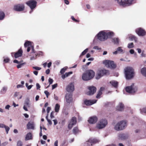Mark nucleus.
<instances>
[{"instance_id": "obj_1", "label": "nucleus", "mask_w": 146, "mask_h": 146, "mask_svg": "<svg viewBox=\"0 0 146 146\" xmlns=\"http://www.w3.org/2000/svg\"><path fill=\"white\" fill-rule=\"evenodd\" d=\"M138 120L137 118L136 117L132 120L131 122V124L132 125L138 127V128L136 129L135 131L136 133H139L142 130L146 128V123L140 125L139 123Z\"/></svg>"}, {"instance_id": "obj_2", "label": "nucleus", "mask_w": 146, "mask_h": 146, "mask_svg": "<svg viewBox=\"0 0 146 146\" xmlns=\"http://www.w3.org/2000/svg\"><path fill=\"white\" fill-rule=\"evenodd\" d=\"M95 74V72L93 70H88L83 74L82 76V79L85 81L90 80L94 78Z\"/></svg>"}, {"instance_id": "obj_3", "label": "nucleus", "mask_w": 146, "mask_h": 146, "mask_svg": "<svg viewBox=\"0 0 146 146\" xmlns=\"http://www.w3.org/2000/svg\"><path fill=\"white\" fill-rule=\"evenodd\" d=\"M114 129L117 131L123 130L127 126L126 122L125 121H122L118 122L114 125Z\"/></svg>"}, {"instance_id": "obj_4", "label": "nucleus", "mask_w": 146, "mask_h": 146, "mask_svg": "<svg viewBox=\"0 0 146 146\" xmlns=\"http://www.w3.org/2000/svg\"><path fill=\"white\" fill-rule=\"evenodd\" d=\"M125 74L126 79H130L133 77L134 70L132 67H127L125 69Z\"/></svg>"}, {"instance_id": "obj_5", "label": "nucleus", "mask_w": 146, "mask_h": 146, "mask_svg": "<svg viewBox=\"0 0 146 146\" xmlns=\"http://www.w3.org/2000/svg\"><path fill=\"white\" fill-rule=\"evenodd\" d=\"M120 5L123 7L129 6L133 3L134 0H114Z\"/></svg>"}, {"instance_id": "obj_6", "label": "nucleus", "mask_w": 146, "mask_h": 146, "mask_svg": "<svg viewBox=\"0 0 146 146\" xmlns=\"http://www.w3.org/2000/svg\"><path fill=\"white\" fill-rule=\"evenodd\" d=\"M108 124L107 120L106 119H102L100 120L96 124V127L99 129L105 128Z\"/></svg>"}, {"instance_id": "obj_7", "label": "nucleus", "mask_w": 146, "mask_h": 146, "mask_svg": "<svg viewBox=\"0 0 146 146\" xmlns=\"http://www.w3.org/2000/svg\"><path fill=\"white\" fill-rule=\"evenodd\" d=\"M109 71L105 69H100L98 71L97 74L96 76V78L98 80L101 78L104 75L109 74Z\"/></svg>"}, {"instance_id": "obj_8", "label": "nucleus", "mask_w": 146, "mask_h": 146, "mask_svg": "<svg viewBox=\"0 0 146 146\" xmlns=\"http://www.w3.org/2000/svg\"><path fill=\"white\" fill-rule=\"evenodd\" d=\"M103 63L108 68L114 69L116 67V65L112 61L106 60L103 61Z\"/></svg>"}, {"instance_id": "obj_9", "label": "nucleus", "mask_w": 146, "mask_h": 146, "mask_svg": "<svg viewBox=\"0 0 146 146\" xmlns=\"http://www.w3.org/2000/svg\"><path fill=\"white\" fill-rule=\"evenodd\" d=\"M106 32L104 31L100 32L97 35L98 39L101 41H104L107 39Z\"/></svg>"}, {"instance_id": "obj_10", "label": "nucleus", "mask_w": 146, "mask_h": 146, "mask_svg": "<svg viewBox=\"0 0 146 146\" xmlns=\"http://www.w3.org/2000/svg\"><path fill=\"white\" fill-rule=\"evenodd\" d=\"M126 91L129 93L133 94L136 92L137 90V88L135 86L134 84H132L130 86H128L125 88Z\"/></svg>"}, {"instance_id": "obj_11", "label": "nucleus", "mask_w": 146, "mask_h": 146, "mask_svg": "<svg viewBox=\"0 0 146 146\" xmlns=\"http://www.w3.org/2000/svg\"><path fill=\"white\" fill-rule=\"evenodd\" d=\"M32 42L29 41H27L25 43L24 46L25 47H28L27 52H29L31 49H32V52L35 53L34 47L32 44Z\"/></svg>"}, {"instance_id": "obj_12", "label": "nucleus", "mask_w": 146, "mask_h": 146, "mask_svg": "<svg viewBox=\"0 0 146 146\" xmlns=\"http://www.w3.org/2000/svg\"><path fill=\"white\" fill-rule=\"evenodd\" d=\"M26 4L30 7L31 10H32L36 7L37 2L34 0H31L26 2Z\"/></svg>"}, {"instance_id": "obj_13", "label": "nucleus", "mask_w": 146, "mask_h": 146, "mask_svg": "<svg viewBox=\"0 0 146 146\" xmlns=\"http://www.w3.org/2000/svg\"><path fill=\"white\" fill-rule=\"evenodd\" d=\"M25 9V6L23 4H18L15 5L13 9L17 11H23Z\"/></svg>"}, {"instance_id": "obj_14", "label": "nucleus", "mask_w": 146, "mask_h": 146, "mask_svg": "<svg viewBox=\"0 0 146 146\" xmlns=\"http://www.w3.org/2000/svg\"><path fill=\"white\" fill-rule=\"evenodd\" d=\"M76 118L75 117H73L69 121L68 125V128L70 129H71L73 126L75 125L76 123Z\"/></svg>"}, {"instance_id": "obj_15", "label": "nucleus", "mask_w": 146, "mask_h": 146, "mask_svg": "<svg viewBox=\"0 0 146 146\" xmlns=\"http://www.w3.org/2000/svg\"><path fill=\"white\" fill-rule=\"evenodd\" d=\"M100 141L99 140L93 138H90L87 141V143L88 144V146H91L92 144H95L99 143Z\"/></svg>"}, {"instance_id": "obj_16", "label": "nucleus", "mask_w": 146, "mask_h": 146, "mask_svg": "<svg viewBox=\"0 0 146 146\" xmlns=\"http://www.w3.org/2000/svg\"><path fill=\"white\" fill-rule=\"evenodd\" d=\"M88 89L89 91L87 92L86 94L88 95H93L96 90V88L93 86H91L89 87Z\"/></svg>"}, {"instance_id": "obj_17", "label": "nucleus", "mask_w": 146, "mask_h": 146, "mask_svg": "<svg viewBox=\"0 0 146 146\" xmlns=\"http://www.w3.org/2000/svg\"><path fill=\"white\" fill-rule=\"evenodd\" d=\"M136 32L139 36H144L145 35V31L141 28H139L136 30Z\"/></svg>"}, {"instance_id": "obj_18", "label": "nucleus", "mask_w": 146, "mask_h": 146, "mask_svg": "<svg viewBox=\"0 0 146 146\" xmlns=\"http://www.w3.org/2000/svg\"><path fill=\"white\" fill-rule=\"evenodd\" d=\"M97 101V100H86L84 101V104L87 106H90L95 103Z\"/></svg>"}, {"instance_id": "obj_19", "label": "nucleus", "mask_w": 146, "mask_h": 146, "mask_svg": "<svg viewBox=\"0 0 146 146\" xmlns=\"http://www.w3.org/2000/svg\"><path fill=\"white\" fill-rule=\"evenodd\" d=\"M66 90L68 92H72L74 90V86L73 84L70 83L66 87Z\"/></svg>"}, {"instance_id": "obj_20", "label": "nucleus", "mask_w": 146, "mask_h": 146, "mask_svg": "<svg viewBox=\"0 0 146 146\" xmlns=\"http://www.w3.org/2000/svg\"><path fill=\"white\" fill-rule=\"evenodd\" d=\"M98 120V118L96 116H94L90 117L88 121L91 124H94L96 123Z\"/></svg>"}, {"instance_id": "obj_21", "label": "nucleus", "mask_w": 146, "mask_h": 146, "mask_svg": "<svg viewBox=\"0 0 146 146\" xmlns=\"http://www.w3.org/2000/svg\"><path fill=\"white\" fill-rule=\"evenodd\" d=\"M23 51L21 49H20L18 51L14 54L13 53H11L12 56H13V55H14L15 57V58H17L21 56L22 54Z\"/></svg>"}, {"instance_id": "obj_22", "label": "nucleus", "mask_w": 146, "mask_h": 146, "mask_svg": "<svg viewBox=\"0 0 146 146\" xmlns=\"http://www.w3.org/2000/svg\"><path fill=\"white\" fill-rule=\"evenodd\" d=\"M66 102L68 103H70L72 101V95L71 94H67L66 96Z\"/></svg>"}, {"instance_id": "obj_23", "label": "nucleus", "mask_w": 146, "mask_h": 146, "mask_svg": "<svg viewBox=\"0 0 146 146\" xmlns=\"http://www.w3.org/2000/svg\"><path fill=\"white\" fill-rule=\"evenodd\" d=\"M118 137L119 139L121 140H124L127 138V136L126 135L124 134H119L118 135Z\"/></svg>"}, {"instance_id": "obj_24", "label": "nucleus", "mask_w": 146, "mask_h": 146, "mask_svg": "<svg viewBox=\"0 0 146 146\" xmlns=\"http://www.w3.org/2000/svg\"><path fill=\"white\" fill-rule=\"evenodd\" d=\"M8 89V87L7 86H3L0 91V93L1 94H4L6 93Z\"/></svg>"}, {"instance_id": "obj_25", "label": "nucleus", "mask_w": 146, "mask_h": 146, "mask_svg": "<svg viewBox=\"0 0 146 146\" xmlns=\"http://www.w3.org/2000/svg\"><path fill=\"white\" fill-rule=\"evenodd\" d=\"M116 109L119 111H122L124 109L123 105L121 103H120L117 106Z\"/></svg>"}, {"instance_id": "obj_26", "label": "nucleus", "mask_w": 146, "mask_h": 146, "mask_svg": "<svg viewBox=\"0 0 146 146\" xmlns=\"http://www.w3.org/2000/svg\"><path fill=\"white\" fill-rule=\"evenodd\" d=\"M111 85L115 88H116L118 86V82L115 80H112L110 82Z\"/></svg>"}, {"instance_id": "obj_27", "label": "nucleus", "mask_w": 146, "mask_h": 146, "mask_svg": "<svg viewBox=\"0 0 146 146\" xmlns=\"http://www.w3.org/2000/svg\"><path fill=\"white\" fill-rule=\"evenodd\" d=\"M67 107V105L66 104H65L63 107V108L62 110V112L63 114L67 115L68 113L67 110L66 109V108Z\"/></svg>"}, {"instance_id": "obj_28", "label": "nucleus", "mask_w": 146, "mask_h": 146, "mask_svg": "<svg viewBox=\"0 0 146 146\" xmlns=\"http://www.w3.org/2000/svg\"><path fill=\"white\" fill-rule=\"evenodd\" d=\"M28 129H34V127L33 124L32 122H29L27 125Z\"/></svg>"}, {"instance_id": "obj_29", "label": "nucleus", "mask_w": 146, "mask_h": 146, "mask_svg": "<svg viewBox=\"0 0 146 146\" xmlns=\"http://www.w3.org/2000/svg\"><path fill=\"white\" fill-rule=\"evenodd\" d=\"M106 36L108 38H110L113 36L114 33L112 32H106Z\"/></svg>"}, {"instance_id": "obj_30", "label": "nucleus", "mask_w": 146, "mask_h": 146, "mask_svg": "<svg viewBox=\"0 0 146 146\" xmlns=\"http://www.w3.org/2000/svg\"><path fill=\"white\" fill-rule=\"evenodd\" d=\"M141 73L144 76L146 77V68H143L141 69Z\"/></svg>"}, {"instance_id": "obj_31", "label": "nucleus", "mask_w": 146, "mask_h": 146, "mask_svg": "<svg viewBox=\"0 0 146 146\" xmlns=\"http://www.w3.org/2000/svg\"><path fill=\"white\" fill-rule=\"evenodd\" d=\"M72 72H66L65 74L62 75V79H64L65 78L67 77L71 74H72Z\"/></svg>"}, {"instance_id": "obj_32", "label": "nucleus", "mask_w": 146, "mask_h": 146, "mask_svg": "<svg viewBox=\"0 0 146 146\" xmlns=\"http://www.w3.org/2000/svg\"><path fill=\"white\" fill-rule=\"evenodd\" d=\"M32 135L30 133H27L26 136L25 140H28L32 139Z\"/></svg>"}, {"instance_id": "obj_33", "label": "nucleus", "mask_w": 146, "mask_h": 146, "mask_svg": "<svg viewBox=\"0 0 146 146\" xmlns=\"http://www.w3.org/2000/svg\"><path fill=\"white\" fill-rule=\"evenodd\" d=\"M112 42L114 44H119V40L118 38H114L112 39Z\"/></svg>"}, {"instance_id": "obj_34", "label": "nucleus", "mask_w": 146, "mask_h": 146, "mask_svg": "<svg viewBox=\"0 0 146 146\" xmlns=\"http://www.w3.org/2000/svg\"><path fill=\"white\" fill-rule=\"evenodd\" d=\"M5 17V14L2 11H0V20L3 19Z\"/></svg>"}, {"instance_id": "obj_35", "label": "nucleus", "mask_w": 146, "mask_h": 146, "mask_svg": "<svg viewBox=\"0 0 146 146\" xmlns=\"http://www.w3.org/2000/svg\"><path fill=\"white\" fill-rule=\"evenodd\" d=\"M60 108V105L58 104H56L54 108L55 111L56 112H58L59 111Z\"/></svg>"}, {"instance_id": "obj_36", "label": "nucleus", "mask_w": 146, "mask_h": 146, "mask_svg": "<svg viewBox=\"0 0 146 146\" xmlns=\"http://www.w3.org/2000/svg\"><path fill=\"white\" fill-rule=\"evenodd\" d=\"M119 53H124L123 50L121 48V47H119L117 49Z\"/></svg>"}, {"instance_id": "obj_37", "label": "nucleus", "mask_w": 146, "mask_h": 146, "mask_svg": "<svg viewBox=\"0 0 146 146\" xmlns=\"http://www.w3.org/2000/svg\"><path fill=\"white\" fill-rule=\"evenodd\" d=\"M78 130L77 127H74L73 130V132L74 134H76L78 132Z\"/></svg>"}, {"instance_id": "obj_38", "label": "nucleus", "mask_w": 146, "mask_h": 146, "mask_svg": "<svg viewBox=\"0 0 146 146\" xmlns=\"http://www.w3.org/2000/svg\"><path fill=\"white\" fill-rule=\"evenodd\" d=\"M24 105L28 107H30V104H29V100H27L25 101L24 104Z\"/></svg>"}, {"instance_id": "obj_39", "label": "nucleus", "mask_w": 146, "mask_h": 146, "mask_svg": "<svg viewBox=\"0 0 146 146\" xmlns=\"http://www.w3.org/2000/svg\"><path fill=\"white\" fill-rule=\"evenodd\" d=\"M88 48H87L85 49L81 53L80 56H82L84 55H85L88 52Z\"/></svg>"}, {"instance_id": "obj_40", "label": "nucleus", "mask_w": 146, "mask_h": 146, "mask_svg": "<svg viewBox=\"0 0 146 146\" xmlns=\"http://www.w3.org/2000/svg\"><path fill=\"white\" fill-rule=\"evenodd\" d=\"M67 67H64V68H62L60 71V73L61 74H63L64 72L67 69Z\"/></svg>"}, {"instance_id": "obj_41", "label": "nucleus", "mask_w": 146, "mask_h": 146, "mask_svg": "<svg viewBox=\"0 0 146 146\" xmlns=\"http://www.w3.org/2000/svg\"><path fill=\"white\" fill-rule=\"evenodd\" d=\"M23 142L20 140L18 141L17 142V146H22Z\"/></svg>"}, {"instance_id": "obj_42", "label": "nucleus", "mask_w": 146, "mask_h": 146, "mask_svg": "<svg viewBox=\"0 0 146 146\" xmlns=\"http://www.w3.org/2000/svg\"><path fill=\"white\" fill-rule=\"evenodd\" d=\"M140 111L141 113H146V107L140 109Z\"/></svg>"}, {"instance_id": "obj_43", "label": "nucleus", "mask_w": 146, "mask_h": 146, "mask_svg": "<svg viewBox=\"0 0 146 146\" xmlns=\"http://www.w3.org/2000/svg\"><path fill=\"white\" fill-rule=\"evenodd\" d=\"M21 62L20 63H19V64L17 65V68H21L25 64V63H21Z\"/></svg>"}, {"instance_id": "obj_44", "label": "nucleus", "mask_w": 146, "mask_h": 146, "mask_svg": "<svg viewBox=\"0 0 146 146\" xmlns=\"http://www.w3.org/2000/svg\"><path fill=\"white\" fill-rule=\"evenodd\" d=\"M102 94V92H101V91H99L98 93L96 96V98H100V96Z\"/></svg>"}, {"instance_id": "obj_45", "label": "nucleus", "mask_w": 146, "mask_h": 146, "mask_svg": "<svg viewBox=\"0 0 146 146\" xmlns=\"http://www.w3.org/2000/svg\"><path fill=\"white\" fill-rule=\"evenodd\" d=\"M4 128H5V129L6 132L7 134H8V131L10 129L9 127L8 126L5 125Z\"/></svg>"}, {"instance_id": "obj_46", "label": "nucleus", "mask_w": 146, "mask_h": 146, "mask_svg": "<svg viewBox=\"0 0 146 146\" xmlns=\"http://www.w3.org/2000/svg\"><path fill=\"white\" fill-rule=\"evenodd\" d=\"M131 39L132 40H134L135 42H137V38L134 36H131Z\"/></svg>"}, {"instance_id": "obj_47", "label": "nucleus", "mask_w": 146, "mask_h": 146, "mask_svg": "<svg viewBox=\"0 0 146 146\" xmlns=\"http://www.w3.org/2000/svg\"><path fill=\"white\" fill-rule=\"evenodd\" d=\"M26 87L27 88L28 90H29L30 89L32 86H33V85H30L29 86L28 85V84L27 83H26L25 84Z\"/></svg>"}, {"instance_id": "obj_48", "label": "nucleus", "mask_w": 146, "mask_h": 146, "mask_svg": "<svg viewBox=\"0 0 146 146\" xmlns=\"http://www.w3.org/2000/svg\"><path fill=\"white\" fill-rule=\"evenodd\" d=\"M134 47L133 44L132 42L129 44L128 46V47L130 48H133Z\"/></svg>"}, {"instance_id": "obj_49", "label": "nucleus", "mask_w": 146, "mask_h": 146, "mask_svg": "<svg viewBox=\"0 0 146 146\" xmlns=\"http://www.w3.org/2000/svg\"><path fill=\"white\" fill-rule=\"evenodd\" d=\"M33 68L34 69L37 70H39L41 69V68L38 66H33Z\"/></svg>"}, {"instance_id": "obj_50", "label": "nucleus", "mask_w": 146, "mask_h": 146, "mask_svg": "<svg viewBox=\"0 0 146 146\" xmlns=\"http://www.w3.org/2000/svg\"><path fill=\"white\" fill-rule=\"evenodd\" d=\"M53 82V80L52 79L49 78L48 79V82L49 83V85L52 84Z\"/></svg>"}, {"instance_id": "obj_51", "label": "nucleus", "mask_w": 146, "mask_h": 146, "mask_svg": "<svg viewBox=\"0 0 146 146\" xmlns=\"http://www.w3.org/2000/svg\"><path fill=\"white\" fill-rule=\"evenodd\" d=\"M54 112L52 111L50 113V117L51 119L53 118L54 117Z\"/></svg>"}, {"instance_id": "obj_52", "label": "nucleus", "mask_w": 146, "mask_h": 146, "mask_svg": "<svg viewBox=\"0 0 146 146\" xmlns=\"http://www.w3.org/2000/svg\"><path fill=\"white\" fill-rule=\"evenodd\" d=\"M44 93L46 95V97L47 98L48 97V95H49V93L46 90L44 92Z\"/></svg>"}, {"instance_id": "obj_53", "label": "nucleus", "mask_w": 146, "mask_h": 146, "mask_svg": "<svg viewBox=\"0 0 146 146\" xmlns=\"http://www.w3.org/2000/svg\"><path fill=\"white\" fill-rule=\"evenodd\" d=\"M71 18H72V19L73 21H75V22H79V21L78 20H76V19H75L74 18V16H72L71 17Z\"/></svg>"}, {"instance_id": "obj_54", "label": "nucleus", "mask_w": 146, "mask_h": 146, "mask_svg": "<svg viewBox=\"0 0 146 146\" xmlns=\"http://www.w3.org/2000/svg\"><path fill=\"white\" fill-rule=\"evenodd\" d=\"M9 60V58H7L4 59V61L6 63L8 62Z\"/></svg>"}, {"instance_id": "obj_55", "label": "nucleus", "mask_w": 146, "mask_h": 146, "mask_svg": "<svg viewBox=\"0 0 146 146\" xmlns=\"http://www.w3.org/2000/svg\"><path fill=\"white\" fill-rule=\"evenodd\" d=\"M57 86V84H54V85H52V90H53L54 89H55V88H56Z\"/></svg>"}, {"instance_id": "obj_56", "label": "nucleus", "mask_w": 146, "mask_h": 146, "mask_svg": "<svg viewBox=\"0 0 146 146\" xmlns=\"http://www.w3.org/2000/svg\"><path fill=\"white\" fill-rule=\"evenodd\" d=\"M93 48L94 49L98 50H101V48H99L97 46H96L94 47Z\"/></svg>"}, {"instance_id": "obj_57", "label": "nucleus", "mask_w": 146, "mask_h": 146, "mask_svg": "<svg viewBox=\"0 0 146 146\" xmlns=\"http://www.w3.org/2000/svg\"><path fill=\"white\" fill-rule=\"evenodd\" d=\"M8 143L7 142H5L1 143V146H5Z\"/></svg>"}, {"instance_id": "obj_58", "label": "nucleus", "mask_w": 146, "mask_h": 146, "mask_svg": "<svg viewBox=\"0 0 146 146\" xmlns=\"http://www.w3.org/2000/svg\"><path fill=\"white\" fill-rule=\"evenodd\" d=\"M23 87H24L23 85H21V84H18L17 86V88H23Z\"/></svg>"}, {"instance_id": "obj_59", "label": "nucleus", "mask_w": 146, "mask_h": 146, "mask_svg": "<svg viewBox=\"0 0 146 146\" xmlns=\"http://www.w3.org/2000/svg\"><path fill=\"white\" fill-rule=\"evenodd\" d=\"M5 125L2 123H0V128H4L5 126Z\"/></svg>"}, {"instance_id": "obj_60", "label": "nucleus", "mask_w": 146, "mask_h": 146, "mask_svg": "<svg viewBox=\"0 0 146 146\" xmlns=\"http://www.w3.org/2000/svg\"><path fill=\"white\" fill-rule=\"evenodd\" d=\"M53 121H54V125H56L58 123V121L57 119H55L53 120Z\"/></svg>"}, {"instance_id": "obj_61", "label": "nucleus", "mask_w": 146, "mask_h": 146, "mask_svg": "<svg viewBox=\"0 0 146 146\" xmlns=\"http://www.w3.org/2000/svg\"><path fill=\"white\" fill-rule=\"evenodd\" d=\"M22 61H21L19 62V61H18L17 60H15L13 61V62L15 63L19 64V63H21V62H22Z\"/></svg>"}, {"instance_id": "obj_62", "label": "nucleus", "mask_w": 146, "mask_h": 146, "mask_svg": "<svg viewBox=\"0 0 146 146\" xmlns=\"http://www.w3.org/2000/svg\"><path fill=\"white\" fill-rule=\"evenodd\" d=\"M36 89L37 90L39 89L40 88V86L38 83H36Z\"/></svg>"}, {"instance_id": "obj_63", "label": "nucleus", "mask_w": 146, "mask_h": 146, "mask_svg": "<svg viewBox=\"0 0 146 146\" xmlns=\"http://www.w3.org/2000/svg\"><path fill=\"white\" fill-rule=\"evenodd\" d=\"M10 107V106L9 105H7L6 106L5 108L6 109H7V110H9Z\"/></svg>"}, {"instance_id": "obj_64", "label": "nucleus", "mask_w": 146, "mask_h": 146, "mask_svg": "<svg viewBox=\"0 0 146 146\" xmlns=\"http://www.w3.org/2000/svg\"><path fill=\"white\" fill-rule=\"evenodd\" d=\"M19 92H16L14 94V96L15 97L17 96L19 94Z\"/></svg>"}]
</instances>
